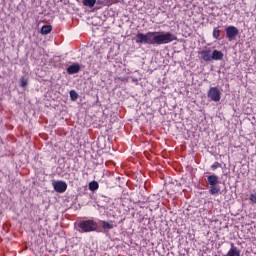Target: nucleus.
Wrapping results in <instances>:
<instances>
[{"label":"nucleus","instance_id":"obj_1","mask_svg":"<svg viewBox=\"0 0 256 256\" xmlns=\"http://www.w3.org/2000/svg\"><path fill=\"white\" fill-rule=\"evenodd\" d=\"M177 41V36L171 32H147L136 35V43L140 45H168Z\"/></svg>","mask_w":256,"mask_h":256},{"label":"nucleus","instance_id":"obj_2","mask_svg":"<svg viewBox=\"0 0 256 256\" xmlns=\"http://www.w3.org/2000/svg\"><path fill=\"white\" fill-rule=\"evenodd\" d=\"M80 233H91L99 231V223L95 220H82L78 223Z\"/></svg>","mask_w":256,"mask_h":256},{"label":"nucleus","instance_id":"obj_3","mask_svg":"<svg viewBox=\"0 0 256 256\" xmlns=\"http://www.w3.org/2000/svg\"><path fill=\"white\" fill-rule=\"evenodd\" d=\"M206 183L207 185H210V195H219V193H221V187L219 186V176L215 174L208 176Z\"/></svg>","mask_w":256,"mask_h":256},{"label":"nucleus","instance_id":"obj_4","mask_svg":"<svg viewBox=\"0 0 256 256\" xmlns=\"http://www.w3.org/2000/svg\"><path fill=\"white\" fill-rule=\"evenodd\" d=\"M207 96L210 101H214V103H219V101H221V90H219V88L217 87H210Z\"/></svg>","mask_w":256,"mask_h":256},{"label":"nucleus","instance_id":"obj_5","mask_svg":"<svg viewBox=\"0 0 256 256\" xmlns=\"http://www.w3.org/2000/svg\"><path fill=\"white\" fill-rule=\"evenodd\" d=\"M239 35V29L235 26L226 27V37L228 41H233Z\"/></svg>","mask_w":256,"mask_h":256},{"label":"nucleus","instance_id":"obj_6","mask_svg":"<svg viewBox=\"0 0 256 256\" xmlns=\"http://www.w3.org/2000/svg\"><path fill=\"white\" fill-rule=\"evenodd\" d=\"M52 185L56 193H65L67 191V182L65 181H53Z\"/></svg>","mask_w":256,"mask_h":256},{"label":"nucleus","instance_id":"obj_7","mask_svg":"<svg viewBox=\"0 0 256 256\" xmlns=\"http://www.w3.org/2000/svg\"><path fill=\"white\" fill-rule=\"evenodd\" d=\"M199 55L201 59H203V61L209 63V61H212L213 51H211V48H205L204 50L199 52Z\"/></svg>","mask_w":256,"mask_h":256},{"label":"nucleus","instance_id":"obj_8","mask_svg":"<svg viewBox=\"0 0 256 256\" xmlns=\"http://www.w3.org/2000/svg\"><path fill=\"white\" fill-rule=\"evenodd\" d=\"M100 225H101L104 233H107V232L111 231V229H114L115 222H113V220H109V221L101 220Z\"/></svg>","mask_w":256,"mask_h":256},{"label":"nucleus","instance_id":"obj_9","mask_svg":"<svg viewBox=\"0 0 256 256\" xmlns=\"http://www.w3.org/2000/svg\"><path fill=\"white\" fill-rule=\"evenodd\" d=\"M224 256H241V250H239L235 244L231 243L228 253Z\"/></svg>","mask_w":256,"mask_h":256},{"label":"nucleus","instance_id":"obj_10","mask_svg":"<svg viewBox=\"0 0 256 256\" xmlns=\"http://www.w3.org/2000/svg\"><path fill=\"white\" fill-rule=\"evenodd\" d=\"M68 75H75V73H79L81 71V66L77 63H74L67 68Z\"/></svg>","mask_w":256,"mask_h":256},{"label":"nucleus","instance_id":"obj_11","mask_svg":"<svg viewBox=\"0 0 256 256\" xmlns=\"http://www.w3.org/2000/svg\"><path fill=\"white\" fill-rule=\"evenodd\" d=\"M223 57H224L223 52L219 50H214L212 52V61H222Z\"/></svg>","mask_w":256,"mask_h":256},{"label":"nucleus","instance_id":"obj_12","mask_svg":"<svg viewBox=\"0 0 256 256\" xmlns=\"http://www.w3.org/2000/svg\"><path fill=\"white\" fill-rule=\"evenodd\" d=\"M84 7H89V9H93L95 4H97V0H83L82 1Z\"/></svg>","mask_w":256,"mask_h":256},{"label":"nucleus","instance_id":"obj_13","mask_svg":"<svg viewBox=\"0 0 256 256\" xmlns=\"http://www.w3.org/2000/svg\"><path fill=\"white\" fill-rule=\"evenodd\" d=\"M51 31H53V26H51V25H44L41 28L42 35H49V33H51Z\"/></svg>","mask_w":256,"mask_h":256},{"label":"nucleus","instance_id":"obj_14","mask_svg":"<svg viewBox=\"0 0 256 256\" xmlns=\"http://www.w3.org/2000/svg\"><path fill=\"white\" fill-rule=\"evenodd\" d=\"M90 191H97L99 189V183L97 181H92L89 183Z\"/></svg>","mask_w":256,"mask_h":256},{"label":"nucleus","instance_id":"obj_15","mask_svg":"<svg viewBox=\"0 0 256 256\" xmlns=\"http://www.w3.org/2000/svg\"><path fill=\"white\" fill-rule=\"evenodd\" d=\"M70 97H71L72 101H77L79 94H77V92L75 90H71Z\"/></svg>","mask_w":256,"mask_h":256},{"label":"nucleus","instance_id":"obj_16","mask_svg":"<svg viewBox=\"0 0 256 256\" xmlns=\"http://www.w3.org/2000/svg\"><path fill=\"white\" fill-rule=\"evenodd\" d=\"M220 35H221V30H219V28H214L213 30L214 39H219Z\"/></svg>","mask_w":256,"mask_h":256},{"label":"nucleus","instance_id":"obj_17","mask_svg":"<svg viewBox=\"0 0 256 256\" xmlns=\"http://www.w3.org/2000/svg\"><path fill=\"white\" fill-rule=\"evenodd\" d=\"M20 87H23V88L27 87V78L25 77L20 78Z\"/></svg>","mask_w":256,"mask_h":256},{"label":"nucleus","instance_id":"obj_18","mask_svg":"<svg viewBox=\"0 0 256 256\" xmlns=\"http://www.w3.org/2000/svg\"><path fill=\"white\" fill-rule=\"evenodd\" d=\"M219 167H221V164L219 162H215L212 164L211 169L212 171H215L216 169H219Z\"/></svg>","mask_w":256,"mask_h":256},{"label":"nucleus","instance_id":"obj_19","mask_svg":"<svg viewBox=\"0 0 256 256\" xmlns=\"http://www.w3.org/2000/svg\"><path fill=\"white\" fill-rule=\"evenodd\" d=\"M250 201L251 203H256V193L250 195Z\"/></svg>","mask_w":256,"mask_h":256},{"label":"nucleus","instance_id":"obj_20","mask_svg":"<svg viewBox=\"0 0 256 256\" xmlns=\"http://www.w3.org/2000/svg\"><path fill=\"white\" fill-rule=\"evenodd\" d=\"M97 5H105L107 0H96Z\"/></svg>","mask_w":256,"mask_h":256}]
</instances>
